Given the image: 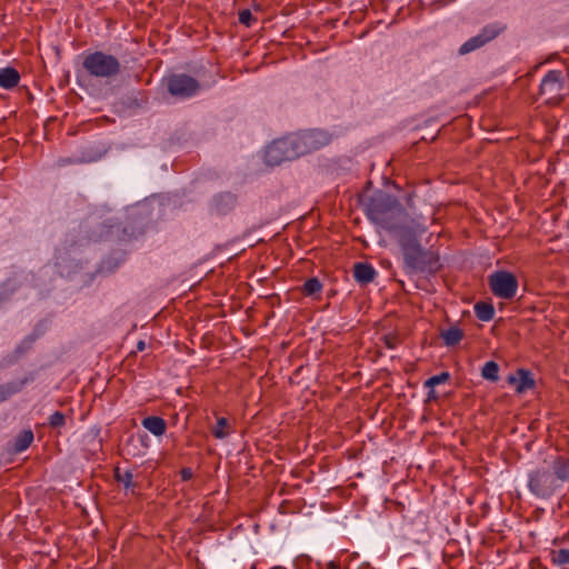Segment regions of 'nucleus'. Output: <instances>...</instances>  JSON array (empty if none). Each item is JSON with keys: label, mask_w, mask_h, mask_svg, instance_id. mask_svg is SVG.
Here are the masks:
<instances>
[{"label": "nucleus", "mask_w": 569, "mask_h": 569, "mask_svg": "<svg viewBox=\"0 0 569 569\" xmlns=\"http://www.w3.org/2000/svg\"><path fill=\"white\" fill-rule=\"evenodd\" d=\"M332 140V136L322 129H308L289 133L273 140L264 150V162L276 167L286 161L296 160L315 152Z\"/></svg>", "instance_id": "f257e3e1"}, {"label": "nucleus", "mask_w": 569, "mask_h": 569, "mask_svg": "<svg viewBox=\"0 0 569 569\" xmlns=\"http://www.w3.org/2000/svg\"><path fill=\"white\" fill-rule=\"evenodd\" d=\"M49 426L53 429L62 428L66 425V416L61 411H54L49 417Z\"/></svg>", "instance_id": "bb28decb"}, {"label": "nucleus", "mask_w": 569, "mask_h": 569, "mask_svg": "<svg viewBox=\"0 0 569 569\" xmlns=\"http://www.w3.org/2000/svg\"><path fill=\"white\" fill-rule=\"evenodd\" d=\"M377 271L368 262H357L353 264V278L360 286H367L375 280Z\"/></svg>", "instance_id": "2eb2a0df"}, {"label": "nucleus", "mask_w": 569, "mask_h": 569, "mask_svg": "<svg viewBox=\"0 0 569 569\" xmlns=\"http://www.w3.org/2000/svg\"><path fill=\"white\" fill-rule=\"evenodd\" d=\"M475 313L479 320L490 321L495 317V308L491 303L480 301L475 305Z\"/></svg>", "instance_id": "4be33fe9"}, {"label": "nucleus", "mask_w": 569, "mask_h": 569, "mask_svg": "<svg viewBox=\"0 0 569 569\" xmlns=\"http://www.w3.org/2000/svg\"><path fill=\"white\" fill-rule=\"evenodd\" d=\"M507 29V24L501 21H493L485 24L476 36L469 38L459 47V56H466L486 47L501 34H503Z\"/></svg>", "instance_id": "0eeeda50"}, {"label": "nucleus", "mask_w": 569, "mask_h": 569, "mask_svg": "<svg viewBox=\"0 0 569 569\" xmlns=\"http://www.w3.org/2000/svg\"><path fill=\"white\" fill-rule=\"evenodd\" d=\"M82 68L90 77L97 79H112L121 73L119 59L100 50L84 52Z\"/></svg>", "instance_id": "20e7f679"}, {"label": "nucleus", "mask_w": 569, "mask_h": 569, "mask_svg": "<svg viewBox=\"0 0 569 569\" xmlns=\"http://www.w3.org/2000/svg\"><path fill=\"white\" fill-rule=\"evenodd\" d=\"M491 292L501 299L511 300L516 297L518 290L517 277L506 270H497L488 278Z\"/></svg>", "instance_id": "1a4fd4ad"}, {"label": "nucleus", "mask_w": 569, "mask_h": 569, "mask_svg": "<svg viewBox=\"0 0 569 569\" xmlns=\"http://www.w3.org/2000/svg\"><path fill=\"white\" fill-rule=\"evenodd\" d=\"M230 425L227 418L220 417L217 419L216 426L212 428L211 433L217 439H224L230 435Z\"/></svg>", "instance_id": "393cba45"}, {"label": "nucleus", "mask_w": 569, "mask_h": 569, "mask_svg": "<svg viewBox=\"0 0 569 569\" xmlns=\"http://www.w3.org/2000/svg\"><path fill=\"white\" fill-rule=\"evenodd\" d=\"M425 229H418L410 226L408 229H402L397 238L403 256V269L406 273H437L442 264L440 256L437 251L425 249L418 240L419 233Z\"/></svg>", "instance_id": "7ed1b4c3"}, {"label": "nucleus", "mask_w": 569, "mask_h": 569, "mask_svg": "<svg viewBox=\"0 0 569 569\" xmlns=\"http://www.w3.org/2000/svg\"><path fill=\"white\" fill-rule=\"evenodd\" d=\"M117 224H118V223H117L116 221H113V220H109V221H108V224L106 226V228H107L108 230H111V229H112L114 226H117Z\"/></svg>", "instance_id": "473e14b6"}, {"label": "nucleus", "mask_w": 569, "mask_h": 569, "mask_svg": "<svg viewBox=\"0 0 569 569\" xmlns=\"http://www.w3.org/2000/svg\"><path fill=\"white\" fill-rule=\"evenodd\" d=\"M382 340L388 349H395L401 343V339L399 335L396 332H389L385 335L382 337Z\"/></svg>", "instance_id": "cd10ccee"}, {"label": "nucleus", "mask_w": 569, "mask_h": 569, "mask_svg": "<svg viewBox=\"0 0 569 569\" xmlns=\"http://www.w3.org/2000/svg\"><path fill=\"white\" fill-rule=\"evenodd\" d=\"M239 22L246 27H251L257 19L252 16L249 9L240 10L238 13Z\"/></svg>", "instance_id": "c85d7f7f"}, {"label": "nucleus", "mask_w": 569, "mask_h": 569, "mask_svg": "<svg viewBox=\"0 0 569 569\" xmlns=\"http://www.w3.org/2000/svg\"><path fill=\"white\" fill-rule=\"evenodd\" d=\"M550 471L553 473V478L562 488L563 483L569 482V457L556 456L552 460Z\"/></svg>", "instance_id": "ddd939ff"}, {"label": "nucleus", "mask_w": 569, "mask_h": 569, "mask_svg": "<svg viewBox=\"0 0 569 569\" xmlns=\"http://www.w3.org/2000/svg\"><path fill=\"white\" fill-rule=\"evenodd\" d=\"M549 558L553 566L566 567L569 566V548H552L549 550Z\"/></svg>", "instance_id": "412c9836"}, {"label": "nucleus", "mask_w": 569, "mask_h": 569, "mask_svg": "<svg viewBox=\"0 0 569 569\" xmlns=\"http://www.w3.org/2000/svg\"><path fill=\"white\" fill-rule=\"evenodd\" d=\"M507 382L512 386L517 393H523L532 390L536 387V381L532 373L523 368H519L515 373L507 377Z\"/></svg>", "instance_id": "9b49d317"}, {"label": "nucleus", "mask_w": 569, "mask_h": 569, "mask_svg": "<svg viewBox=\"0 0 569 569\" xmlns=\"http://www.w3.org/2000/svg\"><path fill=\"white\" fill-rule=\"evenodd\" d=\"M567 76L561 70H550L545 74L539 87V97L543 103L557 106L563 100Z\"/></svg>", "instance_id": "423d86ee"}, {"label": "nucleus", "mask_w": 569, "mask_h": 569, "mask_svg": "<svg viewBox=\"0 0 569 569\" xmlns=\"http://www.w3.org/2000/svg\"><path fill=\"white\" fill-rule=\"evenodd\" d=\"M33 439H34V436H33V431L31 429H24V430L20 431L14 438V441L12 445V450L16 453H20V452L27 450L33 442Z\"/></svg>", "instance_id": "6ab92c4d"}, {"label": "nucleus", "mask_w": 569, "mask_h": 569, "mask_svg": "<svg viewBox=\"0 0 569 569\" xmlns=\"http://www.w3.org/2000/svg\"><path fill=\"white\" fill-rule=\"evenodd\" d=\"M449 379H450V373L447 371H443L439 375L432 376L429 379H427L425 382V387L433 388L440 383H445V382L449 381Z\"/></svg>", "instance_id": "a878e982"}, {"label": "nucleus", "mask_w": 569, "mask_h": 569, "mask_svg": "<svg viewBox=\"0 0 569 569\" xmlns=\"http://www.w3.org/2000/svg\"><path fill=\"white\" fill-rule=\"evenodd\" d=\"M114 480L123 486L126 493H136L138 487L137 482L133 481V475L130 470L122 471L119 467L113 470Z\"/></svg>", "instance_id": "dca6fc26"}, {"label": "nucleus", "mask_w": 569, "mask_h": 569, "mask_svg": "<svg viewBox=\"0 0 569 569\" xmlns=\"http://www.w3.org/2000/svg\"><path fill=\"white\" fill-rule=\"evenodd\" d=\"M274 569H281V567H276Z\"/></svg>", "instance_id": "f704fd0d"}, {"label": "nucleus", "mask_w": 569, "mask_h": 569, "mask_svg": "<svg viewBox=\"0 0 569 569\" xmlns=\"http://www.w3.org/2000/svg\"><path fill=\"white\" fill-rule=\"evenodd\" d=\"M569 540V532L561 536V537H556L553 540H552V546L557 547V548H560L562 545H565L567 541Z\"/></svg>", "instance_id": "7c9ffc66"}, {"label": "nucleus", "mask_w": 569, "mask_h": 569, "mask_svg": "<svg viewBox=\"0 0 569 569\" xmlns=\"http://www.w3.org/2000/svg\"><path fill=\"white\" fill-rule=\"evenodd\" d=\"M34 380V376L32 373H29L28 376L13 380L8 381L0 385V403L9 400L11 397H13L17 393H20L24 387L32 382Z\"/></svg>", "instance_id": "f8f14e48"}, {"label": "nucleus", "mask_w": 569, "mask_h": 569, "mask_svg": "<svg viewBox=\"0 0 569 569\" xmlns=\"http://www.w3.org/2000/svg\"><path fill=\"white\" fill-rule=\"evenodd\" d=\"M527 487L530 493L540 500L550 499L561 489L553 478V473L545 467L529 471Z\"/></svg>", "instance_id": "39448f33"}, {"label": "nucleus", "mask_w": 569, "mask_h": 569, "mask_svg": "<svg viewBox=\"0 0 569 569\" xmlns=\"http://www.w3.org/2000/svg\"><path fill=\"white\" fill-rule=\"evenodd\" d=\"M367 218L378 228L395 237L408 229L409 214L401 202L383 190H376L371 194L360 197Z\"/></svg>", "instance_id": "f03ea898"}, {"label": "nucleus", "mask_w": 569, "mask_h": 569, "mask_svg": "<svg viewBox=\"0 0 569 569\" xmlns=\"http://www.w3.org/2000/svg\"><path fill=\"white\" fill-rule=\"evenodd\" d=\"M322 283L317 277H311L305 281L301 292L307 297L319 295L322 291Z\"/></svg>", "instance_id": "5701e85b"}, {"label": "nucleus", "mask_w": 569, "mask_h": 569, "mask_svg": "<svg viewBox=\"0 0 569 569\" xmlns=\"http://www.w3.org/2000/svg\"><path fill=\"white\" fill-rule=\"evenodd\" d=\"M180 477L182 481H189L193 477V471L191 468L186 467L180 470Z\"/></svg>", "instance_id": "c756f323"}, {"label": "nucleus", "mask_w": 569, "mask_h": 569, "mask_svg": "<svg viewBox=\"0 0 569 569\" xmlns=\"http://www.w3.org/2000/svg\"><path fill=\"white\" fill-rule=\"evenodd\" d=\"M237 206V196L230 191L214 194L209 203V212L212 216L224 217L233 211Z\"/></svg>", "instance_id": "9d476101"}, {"label": "nucleus", "mask_w": 569, "mask_h": 569, "mask_svg": "<svg viewBox=\"0 0 569 569\" xmlns=\"http://www.w3.org/2000/svg\"><path fill=\"white\" fill-rule=\"evenodd\" d=\"M20 73L12 67L0 69V87L3 89H13L19 84Z\"/></svg>", "instance_id": "a211bd4d"}, {"label": "nucleus", "mask_w": 569, "mask_h": 569, "mask_svg": "<svg viewBox=\"0 0 569 569\" xmlns=\"http://www.w3.org/2000/svg\"><path fill=\"white\" fill-rule=\"evenodd\" d=\"M168 93L174 98L189 99L201 89L200 82L187 73H170L163 78Z\"/></svg>", "instance_id": "6e6552de"}, {"label": "nucleus", "mask_w": 569, "mask_h": 569, "mask_svg": "<svg viewBox=\"0 0 569 569\" xmlns=\"http://www.w3.org/2000/svg\"><path fill=\"white\" fill-rule=\"evenodd\" d=\"M142 427L151 432L153 436L160 437L166 433L167 422L163 418L158 416H149L142 420Z\"/></svg>", "instance_id": "f3484780"}, {"label": "nucleus", "mask_w": 569, "mask_h": 569, "mask_svg": "<svg viewBox=\"0 0 569 569\" xmlns=\"http://www.w3.org/2000/svg\"><path fill=\"white\" fill-rule=\"evenodd\" d=\"M440 337L447 347H453L463 339L465 333L459 327L452 326L447 330H442Z\"/></svg>", "instance_id": "aec40b11"}, {"label": "nucleus", "mask_w": 569, "mask_h": 569, "mask_svg": "<svg viewBox=\"0 0 569 569\" xmlns=\"http://www.w3.org/2000/svg\"><path fill=\"white\" fill-rule=\"evenodd\" d=\"M146 348V342L143 340H140L138 343H137V350L138 351H142L144 350Z\"/></svg>", "instance_id": "2f4dec72"}, {"label": "nucleus", "mask_w": 569, "mask_h": 569, "mask_svg": "<svg viewBox=\"0 0 569 569\" xmlns=\"http://www.w3.org/2000/svg\"><path fill=\"white\" fill-rule=\"evenodd\" d=\"M481 376L486 380L497 382L499 380V365L493 360L487 361L481 369Z\"/></svg>", "instance_id": "b1692460"}, {"label": "nucleus", "mask_w": 569, "mask_h": 569, "mask_svg": "<svg viewBox=\"0 0 569 569\" xmlns=\"http://www.w3.org/2000/svg\"><path fill=\"white\" fill-rule=\"evenodd\" d=\"M38 339V336L36 333H31L27 337H24L20 343H18L14 348V350L6 357V363L7 365H13L17 361H19L24 355H27L32 348Z\"/></svg>", "instance_id": "4468645a"}, {"label": "nucleus", "mask_w": 569, "mask_h": 569, "mask_svg": "<svg viewBox=\"0 0 569 569\" xmlns=\"http://www.w3.org/2000/svg\"><path fill=\"white\" fill-rule=\"evenodd\" d=\"M436 398H437L436 392H435L433 388H431V390L428 392V400L436 399Z\"/></svg>", "instance_id": "72a5a7b5"}]
</instances>
